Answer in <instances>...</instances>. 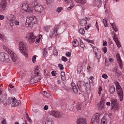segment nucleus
Instances as JSON below:
<instances>
[{
	"instance_id": "603ef678",
	"label": "nucleus",
	"mask_w": 124,
	"mask_h": 124,
	"mask_svg": "<svg viewBox=\"0 0 124 124\" xmlns=\"http://www.w3.org/2000/svg\"><path fill=\"white\" fill-rule=\"evenodd\" d=\"M62 61L64 62L67 61L68 60L67 59L66 57L63 56L62 57Z\"/></svg>"
},
{
	"instance_id": "f257e3e1",
	"label": "nucleus",
	"mask_w": 124,
	"mask_h": 124,
	"mask_svg": "<svg viewBox=\"0 0 124 124\" xmlns=\"http://www.w3.org/2000/svg\"><path fill=\"white\" fill-rule=\"evenodd\" d=\"M19 47L21 53L23 54L25 56L27 57V46L23 41L20 42L19 44Z\"/></svg>"
},
{
	"instance_id": "9d476101",
	"label": "nucleus",
	"mask_w": 124,
	"mask_h": 124,
	"mask_svg": "<svg viewBox=\"0 0 124 124\" xmlns=\"http://www.w3.org/2000/svg\"><path fill=\"white\" fill-rule=\"evenodd\" d=\"M26 38L30 43H31L35 41L36 37L33 35L32 32H31L27 34Z\"/></svg>"
},
{
	"instance_id": "774afa93",
	"label": "nucleus",
	"mask_w": 124,
	"mask_h": 124,
	"mask_svg": "<svg viewBox=\"0 0 124 124\" xmlns=\"http://www.w3.org/2000/svg\"><path fill=\"white\" fill-rule=\"evenodd\" d=\"M15 24L16 25H19V23L18 21H16L14 22Z\"/></svg>"
},
{
	"instance_id": "f8f14e48",
	"label": "nucleus",
	"mask_w": 124,
	"mask_h": 124,
	"mask_svg": "<svg viewBox=\"0 0 124 124\" xmlns=\"http://www.w3.org/2000/svg\"><path fill=\"white\" fill-rule=\"evenodd\" d=\"M22 9L27 12L31 13H32V11L31 10L30 8L29 7L28 5L27 4H23L22 6Z\"/></svg>"
},
{
	"instance_id": "aec40b11",
	"label": "nucleus",
	"mask_w": 124,
	"mask_h": 124,
	"mask_svg": "<svg viewBox=\"0 0 124 124\" xmlns=\"http://www.w3.org/2000/svg\"><path fill=\"white\" fill-rule=\"evenodd\" d=\"M85 86L86 87V90L87 93H90V85L89 83L87 82L85 84Z\"/></svg>"
},
{
	"instance_id": "72a5a7b5",
	"label": "nucleus",
	"mask_w": 124,
	"mask_h": 124,
	"mask_svg": "<svg viewBox=\"0 0 124 124\" xmlns=\"http://www.w3.org/2000/svg\"><path fill=\"white\" fill-rule=\"evenodd\" d=\"M102 21L104 26L105 27H108V24L106 19V18L102 20Z\"/></svg>"
},
{
	"instance_id": "4be33fe9",
	"label": "nucleus",
	"mask_w": 124,
	"mask_h": 124,
	"mask_svg": "<svg viewBox=\"0 0 124 124\" xmlns=\"http://www.w3.org/2000/svg\"><path fill=\"white\" fill-rule=\"evenodd\" d=\"M32 77L34 78V79L35 81V82L37 83V82L38 80H41L40 76V75H33Z\"/></svg>"
},
{
	"instance_id": "f704fd0d",
	"label": "nucleus",
	"mask_w": 124,
	"mask_h": 124,
	"mask_svg": "<svg viewBox=\"0 0 124 124\" xmlns=\"http://www.w3.org/2000/svg\"><path fill=\"white\" fill-rule=\"evenodd\" d=\"M81 107V104H80V102H78L77 103L76 108L77 110H80Z\"/></svg>"
},
{
	"instance_id": "5701e85b",
	"label": "nucleus",
	"mask_w": 124,
	"mask_h": 124,
	"mask_svg": "<svg viewBox=\"0 0 124 124\" xmlns=\"http://www.w3.org/2000/svg\"><path fill=\"white\" fill-rule=\"evenodd\" d=\"M74 104H73L69 106V110L70 111L75 112V109H76V108L73 106Z\"/></svg>"
},
{
	"instance_id": "680f3d73",
	"label": "nucleus",
	"mask_w": 124,
	"mask_h": 124,
	"mask_svg": "<svg viewBox=\"0 0 124 124\" xmlns=\"http://www.w3.org/2000/svg\"><path fill=\"white\" fill-rule=\"evenodd\" d=\"M53 53L55 55L57 56L58 55V52L55 50H54Z\"/></svg>"
},
{
	"instance_id": "c9c22d12",
	"label": "nucleus",
	"mask_w": 124,
	"mask_h": 124,
	"mask_svg": "<svg viewBox=\"0 0 124 124\" xmlns=\"http://www.w3.org/2000/svg\"><path fill=\"white\" fill-rule=\"evenodd\" d=\"M43 54L44 56L46 57L47 55V50L46 49L44 48L43 50Z\"/></svg>"
},
{
	"instance_id": "79ce46f5",
	"label": "nucleus",
	"mask_w": 124,
	"mask_h": 124,
	"mask_svg": "<svg viewBox=\"0 0 124 124\" xmlns=\"http://www.w3.org/2000/svg\"><path fill=\"white\" fill-rule=\"evenodd\" d=\"M32 78L30 80V82L31 83V84H33L35 83H36V82H35V80L34 79V78H33V77H31Z\"/></svg>"
},
{
	"instance_id": "6ab92c4d",
	"label": "nucleus",
	"mask_w": 124,
	"mask_h": 124,
	"mask_svg": "<svg viewBox=\"0 0 124 124\" xmlns=\"http://www.w3.org/2000/svg\"><path fill=\"white\" fill-rule=\"evenodd\" d=\"M77 124H86L85 119L83 118H80L77 121Z\"/></svg>"
},
{
	"instance_id": "0eeeda50",
	"label": "nucleus",
	"mask_w": 124,
	"mask_h": 124,
	"mask_svg": "<svg viewBox=\"0 0 124 124\" xmlns=\"http://www.w3.org/2000/svg\"><path fill=\"white\" fill-rule=\"evenodd\" d=\"M100 116L101 114L98 113H96L94 115L91 119L93 124H99Z\"/></svg>"
},
{
	"instance_id": "ea45409f",
	"label": "nucleus",
	"mask_w": 124,
	"mask_h": 124,
	"mask_svg": "<svg viewBox=\"0 0 124 124\" xmlns=\"http://www.w3.org/2000/svg\"><path fill=\"white\" fill-rule=\"evenodd\" d=\"M79 33L82 35H83L85 33V31L84 29H80L79 30Z\"/></svg>"
},
{
	"instance_id": "338daca9",
	"label": "nucleus",
	"mask_w": 124,
	"mask_h": 124,
	"mask_svg": "<svg viewBox=\"0 0 124 124\" xmlns=\"http://www.w3.org/2000/svg\"><path fill=\"white\" fill-rule=\"evenodd\" d=\"M103 45L104 46H107V43L106 41H103Z\"/></svg>"
},
{
	"instance_id": "7ed1b4c3",
	"label": "nucleus",
	"mask_w": 124,
	"mask_h": 124,
	"mask_svg": "<svg viewBox=\"0 0 124 124\" xmlns=\"http://www.w3.org/2000/svg\"><path fill=\"white\" fill-rule=\"evenodd\" d=\"M4 49L9 54L13 62H15L17 60L18 57L8 47L4 46H3Z\"/></svg>"
},
{
	"instance_id": "e2e57ef3",
	"label": "nucleus",
	"mask_w": 124,
	"mask_h": 124,
	"mask_svg": "<svg viewBox=\"0 0 124 124\" xmlns=\"http://www.w3.org/2000/svg\"><path fill=\"white\" fill-rule=\"evenodd\" d=\"M51 74L53 76H55L56 75V72L55 71H53L51 72Z\"/></svg>"
},
{
	"instance_id": "6e6d98bb",
	"label": "nucleus",
	"mask_w": 124,
	"mask_h": 124,
	"mask_svg": "<svg viewBox=\"0 0 124 124\" xmlns=\"http://www.w3.org/2000/svg\"><path fill=\"white\" fill-rule=\"evenodd\" d=\"M102 49L103 51L104 54L106 53L107 51V48L106 47H104L102 48Z\"/></svg>"
},
{
	"instance_id": "473e14b6",
	"label": "nucleus",
	"mask_w": 124,
	"mask_h": 124,
	"mask_svg": "<svg viewBox=\"0 0 124 124\" xmlns=\"http://www.w3.org/2000/svg\"><path fill=\"white\" fill-rule=\"evenodd\" d=\"M99 53H98V54H97V53L95 52L94 53V54L95 55H96V57L97 59H99L101 56V53L100 51L99 52Z\"/></svg>"
},
{
	"instance_id": "7c9ffc66",
	"label": "nucleus",
	"mask_w": 124,
	"mask_h": 124,
	"mask_svg": "<svg viewBox=\"0 0 124 124\" xmlns=\"http://www.w3.org/2000/svg\"><path fill=\"white\" fill-rule=\"evenodd\" d=\"M43 93H42V94L44 96H45L46 98H48L50 96V94L49 93H48L47 92L43 91Z\"/></svg>"
},
{
	"instance_id": "c03bdc74",
	"label": "nucleus",
	"mask_w": 124,
	"mask_h": 124,
	"mask_svg": "<svg viewBox=\"0 0 124 124\" xmlns=\"http://www.w3.org/2000/svg\"><path fill=\"white\" fill-rule=\"evenodd\" d=\"M113 39L115 43L119 41L118 40L117 37L116 36H114L113 37Z\"/></svg>"
},
{
	"instance_id": "4468645a",
	"label": "nucleus",
	"mask_w": 124,
	"mask_h": 124,
	"mask_svg": "<svg viewBox=\"0 0 124 124\" xmlns=\"http://www.w3.org/2000/svg\"><path fill=\"white\" fill-rule=\"evenodd\" d=\"M112 71L113 73L115 74L116 76L119 77L121 75V72L117 68H114L112 70Z\"/></svg>"
},
{
	"instance_id": "bf43d9fd",
	"label": "nucleus",
	"mask_w": 124,
	"mask_h": 124,
	"mask_svg": "<svg viewBox=\"0 0 124 124\" xmlns=\"http://www.w3.org/2000/svg\"><path fill=\"white\" fill-rule=\"evenodd\" d=\"M116 45L117 46V47L118 48H119L120 47H121V45H120L119 41H118V42H116Z\"/></svg>"
},
{
	"instance_id": "ddd939ff",
	"label": "nucleus",
	"mask_w": 124,
	"mask_h": 124,
	"mask_svg": "<svg viewBox=\"0 0 124 124\" xmlns=\"http://www.w3.org/2000/svg\"><path fill=\"white\" fill-rule=\"evenodd\" d=\"M57 28L56 27L52 31L50 32L49 36L50 38H52L54 37H56L57 35H58V34L57 32Z\"/></svg>"
},
{
	"instance_id": "393cba45",
	"label": "nucleus",
	"mask_w": 124,
	"mask_h": 124,
	"mask_svg": "<svg viewBox=\"0 0 124 124\" xmlns=\"http://www.w3.org/2000/svg\"><path fill=\"white\" fill-rule=\"evenodd\" d=\"M110 24H111V25L112 26L115 32H116L118 31V30L117 29V27H116V25L115 23H110Z\"/></svg>"
},
{
	"instance_id": "052dcab7",
	"label": "nucleus",
	"mask_w": 124,
	"mask_h": 124,
	"mask_svg": "<svg viewBox=\"0 0 124 124\" xmlns=\"http://www.w3.org/2000/svg\"><path fill=\"white\" fill-rule=\"evenodd\" d=\"M77 85L79 88H80L81 86V82H78L77 83Z\"/></svg>"
},
{
	"instance_id": "6e6552de",
	"label": "nucleus",
	"mask_w": 124,
	"mask_h": 124,
	"mask_svg": "<svg viewBox=\"0 0 124 124\" xmlns=\"http://www.w3.org/2000/svg\"><path fill=\"white\" fill-rule=\"evenodd\" d=\"M6 0H2L0 3V13H3L5 12L7 5Z\"/></svg>"
},
{
	"instance_id": "09e8293b",
	"label": "nucleus",
	"mask_w": 124,
	"mask_h": 124,
	"mask_svg": "<svg viewBox=\"0 0 124 124\" xmlns=\"http://www.w3.org/2000/svg\"><path fill=\"white\" fill-rule=\"evenodd\" d=\"M63 9V8L62 7L58 8L57 9V11L58 13L60 12Z\"/></svg>"
},
{
	"instance_id": "9b49d317",
	"label": "nucleus",
	"mask_w": 124,
	"mask_h": 124,
	"mask_svg": "<svg viewBox=\"0 0 124 124\" xmlns=\"http://www.w3.org/2000/svg\"><path fill=\"white\" fill-rule=\"evenodd\" d=\"M111 110L114 109V112L118 109V103L117 101H111Z\"/></svg>"
},
{
	"instance_id": "412c9836",
	"label": "nucleus",
	"mask_w": 124,
	"mask_h": 124,
	"mask_svg": "<svg viewBox=\"0 0 124 124\" xmlns=\"http://www.w3.org/2000/svg\"><path fill=\"white\" fill-rule=\"evenodd\" d=\"M71 86L74 93H77L78 92V90L76 86L75 85V84L73 83H72Z\"/></svg>"
},
{
	"instance_id": "5fc2aeb1",
	"label": "nucleus",
	"mask_w": 124,
	"mask_h": 124,
	"mask_svg": "<svg viewBox=\"0 0 124 124\" xmlns=\"http://www.w3.org/2000/svg\"><path fill=\"white\" fill-rule=\"evenodd\" d=\"M11 99L12 100V101H14L16 99V98L15 97H13L11 98H8V100H10Z\"/></svg>"
},
{
	"instance_id": "c756f323",
	"label": "nucleus",
	"mask_w": 124,
	"mask_h": 124,
	"mask_svg": "<svg viewBox=\"0 0 124 124\" xmlns=\"http://www.w3.org/2000/svg\"><path fill=\"white\" fill-rule=\"evenodd\" d=\"M7 98V94L5 93L4 94H3L2 95L1 97V98L0 100H1L2 101H5L6 100Z\"/></svg>"
},
{
	"instance_id": "0e129e2a",
	"label": "nucleus",
	"mask_w": 124,
	"mask_h": 124,
	"mask_svg": "<svg viewBox=\"0 0 124 124\" xmlns=\"http://www.w3.org/2000/svg\"><path fill=\"white\" fill-rule=\"evenodd\" d=\"M102 77L103 78H105L106 79L108 78V76L105 74H104L102 75Z\"/></svg>"
},
{
	"instance_id": "f03ea898",
	"label": "nucleus",
	"mask_w": 124,
	"mask_h": 124,
	"mask_svg": "<svg viewBox=\"0 0 124 124\" xmlns=\"http://www.w3.org/2000/svg\"><path fill=\"white\" fill-rule=\"evenodd\" d=\"M115 83L116 85V90L118 97L119 98L120 101H122L123 97V93L122 89L117 82L115 81Z\"/></svg>"
},
{
	"instance_id": "2f4dec72",
	"label": "nucleus",
	"mask_w": 124,
	"mask_h": 124,
	"mask_svg": "<svg viewBox=\"0 0 124 124\" xmlns=\"http://www.w3.org/2000/svg\"><path fill=\"white\" fill-rule=\"evenodd\" d=\"M61 75L62 79L63 81L65 80V72H61Z\"/></svg>"
},
{
	"instance_id": "e433bc0d",
	"label": "nucleus",
	"mask_w": 124,
	"mask_h": 124,
	"mask_svg": "<svg viewBox=\"0 0 124 124\" xmlns=\"http://www.w3.org/2000/svg\"><path fill=\"white\" fill-rule=\"evenodd\" d=\"M39 5V4H38L37 2L35 1H34L32 3V6L34 7V8L37 6H38Z\"/></svg>"
},
{
	"instance_id": "bb28decb",
	"label": "nucleus",
	"mask_w": 124,
	"mask_h": 124,
	"mask_svg": "<svg viewBox=\"0 0 124 124\" xmlns=\"http://www.w3.org/2000/svg\"><path fill=\"white\" fill-rule=\"evenodd\" d=\"M72 43L73 46L75 47L77 46L79 44L78 41L76 39H74Z\"/></svg>"
},
{
	"instance_id": "864d4df0",
	"label": "nucleus",
	"mask_w": 124,
	"mask_h": 124,
	"mask_svg": "<svg viewBox=\"0 0 124 124\" xmlns=\"http://www.w3.org/2000/svg\"><path fill=\"white\" fill-rule=\"evenodd\" d=\"M93 52L94 53H95L96 52V50H97V52H99V50H98L99 49L98 48H97L96 47H93Z\"/></svg>"
},
{
	"instance_id": "13d9d810",
	"label": "nucleus",
	"mask_w": 124,
	"mask_h": 124,
	"mask_svg": "<svg viewBox=\"0 0 124 124\" xmlns=\"http://www.w3.org/2000/svg\"><path fill=\"white\" fill-rule=\"evenodd\" d=\"M64 0L66 3H73L72 0Z\"/></svg>"
},
{
	"instance_id": "a211bd4d",
	"label": "nucleus",
	"mask_w": 124,
	"mask_h": 124,
	"mask_svg": "<svg viewBox=\"0 0 124 124\" xmlns=\"http://www.w3.org/2000/svg\"><path fill=\"white\" fill-rule=\"evenodd\" d=\"M89 18L85 17V18L82 20L80 22V25L82 26H84L85 25L87 22V21L89 20Z\"/></svg>"
},
{
	"instance_id": "69168bd1",
	"label": "nucleus",
	"mask_w": 124,
	"mask_h": 124,
	"mask_svg": "<svg viewBox=\"0 0 124 124\" xmlns=\"http://www.w3.org/2000/svg\"><path fill=\"white\" fill-rule=\"evenodd\" d=\"M101 1V0H95L96 3L95 4V5L94 6H96V5H97L98 4V3H99Z\"/></svg>"
},
{
	"instance_id": "a878e982",
	"label": "nucleus",
	"mask_w": 124,
	"mask_h": 124,
	"mask_svg": "<svg viewBox=\"0 0 124 124\" xmlns=\"http://www.w3.org/2000/svg\"><path fill=\"white\" fill-rule=\"evenodd\" d=\"M34 74L33 75H39V68L38 67H37L35 69L34 71Z\"/></svg>"
},
{
	"instance_id": "c85d7f7f",
	"label": "nucleus",
	"mask_w": 124,
	"mask_h": 124,
	"mask_svg": "<svg viewBox=\"0 0 124 124\" xmlns=\"http://www.w3.org/2000/svg\"><path fill=\"white\" fill-rule=\"evenodd\" d=\"M115 87L113 86H111L110 87L109 89V91L111 94H113L115 92Z\"/></svg>"
},
{
	"instance_id": "a19ab883",
	"label": "nucleus",
	"mask_w": 124,
	"mask_h": 124,
	"mask_svg": "<svg viewBox=\"0 0 124 124\" xmlns=\"http://www.w3.org/2000/svg\"><path fill=\"white\" fill-rule=\"evenodd\" d=\"M50 26H46L45 27L44 29L46 32H48L50 30Z\"/></svg>"
},
{
	"instance_id": "de8ad7c7",
	"label": "nucleus",
	"mask_w": 124,
	"mask_h": 124,
	"mask_svg": "<svg viewBox=\"0 0 124 124\" xmlns=\"http://www.w3.org/2000/svg\"><path fill=\"white\" fill-rule=\"evenodd\" d=\"M80 47L82 48L84 47H85L84 44L83 43L82 40L81 39L80 40Z\"/></svg>"
},
{
	"instance_id": "4c0bfd02",
	"label": "nucleus",
	"mask_w": 124,
	"mask_h": 124,
	"mask_svg": "<svg viewBox=\"0 0 124 124\" xmlns=\"http://www.w3.org/2000/svg\"><path fill=\"white\" fill-rule=\"evenodd\" d=\"M70 7L67 8L68 10H70L74 6V4L73 3H70Z\"/></svg>"
},
{
	"instance_id": "cd10ccee",
	"label": "nucleus",
	"mask_w": 124,
	"mask_h": 124,
	"mask_svg": "<svg viewBox=\"0 0 124 124\" xmlns=\"http://www.w3.org/2000/svg\"><path fill=\"white\" fill-rule=\"evenodd\" d=\"M76 2L84 4L86 2V0H74Z\"/></svg>"
},
{
	"instance_id": "b1692460",
	"label": "nucleus",
	"mask_w": 124,
	"mask_h": 124,
	"mask_svg": "<svg viewBox=\"0 0 124 124\" xmlns=\"http://www.w3.org/2000/svg\"><path fill=\"white\" fill-rule=\"evenodd\" d=\"M12 107H15L20 103L21 101H12Z\"/></svg>"
},
{
	"instance_id": "20e7f679",
	"label": "nucleus",
	"mask_w": 124,
	"mask_h": 124,
	"mask_svg": "<svg viewBox=\"0 0 124 124\" xmlns=\"http://www.w3.org/2000/svg\"><path fill=\"white\" fill-rule=\"evenodd\" d=\"M29 19V21H28V22H27V20L26 21L25 25L26 27H32L33 24L37 23V20L35 16L30 17Z\"/></svg>"
},
{
	"instance_id": "8fccbe9b",
	"label": "nucleus",
	"mask_w": 124,
	"mask_h": 124,
	"mask_svg": "<svg viewBox=\"0 0 124 124\" xmlns=\"http://www.w3.org/2000/svg\"><path fill=\"white\" fill-rule=\"evenodd\" d=\"M32 61L33 63H35L36 61V56L35 55L33 56L32 58Z\"/></svg>"
},
{
	"instance_id": "3c124183",
	"label": "nucleus",
	"mask_w": 124,
	"mask_h": 124,
	"mask_svg": "<svg viewBox=\"0 0 124 124\" xmlns=\"http://www.w3.org/2000/svg\"><path fill=\"white\" fill-rule=\"evenodd\" d=\"M52 121L51 120H48L45 123V124H53Z\"/></svg>"
},
{
	"instance_id": "423d86ee",
	"label": "nucleus",
	"mask_w": 124,
	"mask_h": 124,
	"mask_svg": "<svg viewBox=\"0 0 124 124\" xmlns=\"http://www.w3.org/2000/svg\"><path fill=\"white\" fill-rule=\"evenodd\" d=\"M0 61L8 62L10 61L9 56L4 53L1 52L0 53Z\"/></svg>"
},
{
	"instance_id": "1a4fd4ad",
	"label": "nucleus",
	"mask_w": 124,
	"mask_h": 124,
	"mask_svg": "<svg viewBox=\"0 0 124 124\" xmlns=\"http://www.w3.org/2000/svg\"><path fill=\"white\" fill-rule=\"evenodd\" d=\"M6 18L11 26L14 25V21L16 19V18L14 15L9 14L7 16Z\"/></svg>"
},
{
	"instance_id": "58836bf2",
	"label": "nucleus",
	"mask_w": 124,
	"mask_h": 124,
	"mask_svg": "<svg viewBox=\"0 0 124 124\" xmlns=\"http://www.w3.org/2000/svg\"><path fill=\"white\" fill-rule=\"evenodd\" d=\"M70 7L67 8L68 10H70L74 6V4L73 3H70Z\"/></svg>"
},
{
	"instance_id": "49530a36",
	"label": "nucleus",
	"mask_w": 124,
	"mask_h": 124,
	"mask_svg": "<svg viewBox=\"0 0 124 124\" xmlns=\"http://www.w3.org/2000/svg\"><path fill=\"white\" fill-rule=\"evenodd\" d=\"M58 66L59 68L61 70H63L64 69L63 65L61 64H58Z\"/></svg>"
},
{
	"instance_id": "a18cd8bd",
	"label": "nucleus",
	"mask_w": 124,
	"mask_h": 124,
	"mask_svg": "<svg viewBox=\"0 0 124 124\" xmlns=\"http://www.w3.org/2000/svg\"><path fill=\"white\" fill-rule=\"evenodd\" d=\"M106 121V119L105 117H103L102 118L101 120V122L102 123H103V124H105V122Z\"/></svg>"
},
{
	"instance_id": "2eb2a0df",
	"label": "nucleus",
	"mask_w": 124,
	"mask_h": 124,
	"mask_svg": "<svg viewBox=\"0 0 124 124\" xmlns=\"http://www.w3.org/2000/svg\"><path fill=\"white\" fill-rule=\"evenodd\" d=\"M97 107L99 110L101 111L104 108L103 101H100L97 104Z\"/></svg>"
},
{
	"instance_id": "f3484780",
	"label": "nucleus",
	"mask_w": 124,
	"mask_h": 124,
	"mask_svg": "<svg viewBox=\"0 0 124 124\" xmlns=\"http://www.w3.org/2000/svg\"><path fill=\"white\" fill-rule=\"evenodd\" d=\"M43 8L42 6L39 4L34 8V9L36 11L41 13L43 11Z\"/></svg>"
},
{
	"instance_id": "4d7b16f0",
	"label": "nucleus",
	"mask_w": 124,
	"mask_h": 124,
	"mask_svg": "<svg viewBox=\"0 0 124 124\" xmlns=\"http://www.w3.org/2000/svg\"><path fill=\"white\" fill-rule=\"evenodd\" d=\"M66 56L70 57L71 55V54L70 52H67L66 53Z\"/></svg>"
},
{
	"instance_id": "dca6fc26",
	"label": "nucleus",
	"mask_w": 124,
	"mask_h": 124,
	"mask_svg": "<svg viewBox=\"0 0 124 124\" xmlns=\"http://www.w3.org/2000/svg\"><path fill=\"white\" fill-rule=\"evenodd\" d=\"M116 57L118 62L119 65L120 67V68L122 69L123 67V64L122 61L120 57V56L118 54H117L116 55Z\"/></svg>"
},
{
	"instance_id": "37998d69",
	"label": "nucleus",
	"mask_w": 124,
	"mask_h": 124,
	"mask_svg": "<svg viewBox=\"0 0 124 124\" xmlns=\"http://www.w3.org/2000/svg\"><path fill=\"white\" fill-rule=\"evenodd\" d=\"M113 39L115 43L119 41L118 40L117 37L116 36H114L113 37Z\"/></svg>"
},
{
	"instance_id": "39448f33",
	"label": "nucleus",
	"mask_w": 124,
	"mask_h": 124,
	"mask_svg": "<svg viewBox=\"0 0 124 124\" xmlns=\"http://www.w3.org/2000/svg\"><path fill=\"white\" fill-rule=\"evenodd\" d=\"M49 114L54 116L57 118H62L64 116V114L62 112L52 110L49 112Z\"/></svg>"
}]
</instances>
